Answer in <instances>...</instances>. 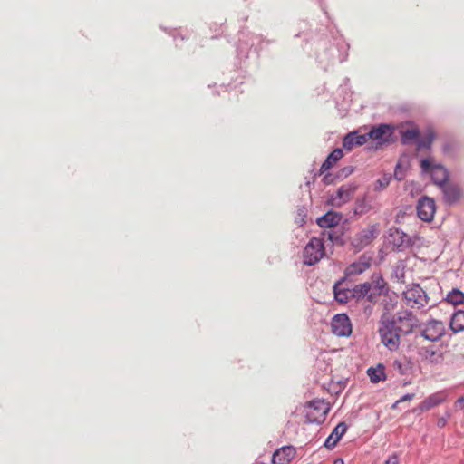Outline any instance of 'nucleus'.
<instances>
[{"instance_id":"1","label":"nucleus","mask_w":464,"mask_h":464,"mask_svg":"<svg viewBox=\"0 0 464 464\" xmlns=\"http://www.w3.org/2000/svg\"><path fill=\"white\" fill-rule=\"evenodd\" d=\"M401 327L396 325L395 319L382 320L379 334L382 343L391 351H394L400 344V332Z\"/></svg>"},{"instance_id":"2","label":"nucleus","mask_w":464,"mask_h":464,"mask_svg":"<svg viewBox=\"0 0 464 464\" xmlns=\"http://www.w3.org/2000/svg\"><path fill=\"white\" fill-rule=\"evenodd\" d=\"M420 168L423 172L430 173L435 185L442 188L449 180V172L440 164H435L432 158H426L420 160Z\"/></svg>"},{"instance_id":"3","label":"nucleus","mask_w":464,"mask_h":464,"mask_svg":"<svg viewBox=\"0 0 464 464\" xmlns=\"http://www.w3.org/2000/svg\"><path fill=\"white\" fill-rule=\"evenodd\" d=\"M325 256V248L323 240L313 237L304 246L303 251V262L306 266H314Z\"/></svg>"},{"instance_id":"4","label":"nucleus","mask_w":464,"mask_h":464,"mask_svg":"<svg viewBox=\"0 0 464 464\" xmlns=\"http://www.w3.org/2000/svg\"><path fill=\"white\" fill-rule=\"evenodd\" d=\"M385 285V283L382 277L376 282L375 288L379 290L382 289ZM381 291L379 293H375L372 291V285L369 282H365L362 284H359L352 288V295L353 299L359 301L363 298H367V300L371 303L376 302V298L380 295Z\"/></svg>"},{"instance_id":"5","label":"nucleus","mask_w":464,"mask_h":464,"mask_svg":"<svg viewBox=\"0 0 464 464\" xmlns=\"http://www.w3.org/2000/svg\"><path fill=\"white\" fill-rule=\"evenodd\" d=\"M330 410L329 404L324 400H314L306 405V418L310 423H321Z\"/></svg>"},{"instance_id":"6","label":"nucleus","mask_w":464,"mask_h":464,"mask_svg":"<svg viewBox=\"0 0 464 464\" xmlns=\"http://www.w3.org/2000/svg\"><path fill=\"white\" fill-rule=\"evenodd\" d=\"M403 297L406 305L413 309L424 307L429 301L425 291L419 285H415L404 291Z\"/></svg>"},{"instance_id":"7","label":"nucleus","mask_w":464,"mask_h":464,"mask_svg":"<svg viewBox=\"0 0 464 464\" xmlns=\"http://www.w3.org/2000/svg\"><path fill=\"white\" fill-rule=\"evenodd\" d=\"M380 234V224L375 223L368 226L358 232L353 238V246L361 250L370 245Z\"/></svg>"},{"instance_id":"8","label":"nucleus","mask_w":464,"mask_h":464,"mask_svg":"<svg viewBox=\"0 0 464 464\" xmlns=\"http://www.w3.org/2000/svg\"><path fill=\"white\" fill-rule=\"evenodd\" d=\"M371 265L372 258L366 256H362L358 260L346 266L343 272L344 276L342 278L344 280L353 279L367 271L371 267Z\"/></svg>"},{"instance_id":"9","label":"nucleus","mask_w":464,"mask_h":464,"mask_svg":"<svg viewBox=\"0 0 464 464\" xmlns=\"http://www.w3.org/2000/svg\"><path fill=\"white\" fill-rule=\"evenodd\" d=\"M355 190L356 186L353 184L343 185L329 198L328 203L334 208H340L352 199Z\"/></svg>"},{"instance_id":"10","label":"nucleus","mask_w":464,"mask_h":464,"mask_svg":"<svg viewBox=\"0 0 464 464\" xmlns=\"http://www.w3.org/2000/svg\"><path fill=\"white\" fill-rule=\"evenodd\" d=\"M444 334L445 326L443 323L438 320H430L424 325L420 335L428 341L436 342L439 341Z\"/></svg>"},{"instance_id":"11","label":"nucleus","mask_w":464,"mask_h":464,"mask_svg":"<svg viewBox=\"0 0 464 464\" xmlns=\"http://www.w3.org/2000/svg\"><path fill=\"white\" fill-rule=\"evenodd\" d=\"M436 212L435 201L429 197H422L419 199L417 204V214L418 217L425 221L430 222Z\"/></svg>"},{"instance_id":"12","label":"nucleus","mask_w":464,"mask_h":464,"mask_svg":"<svg viewBox=\"0 0 464 464\" xmlns=\"http://www.w3.org/2000/svg\"><path fill=\"white\" fill-rule=\"evenodd\" d=\"M333 333L340 337L349 336L352 334V324L344 314H336L332 320Z\"/></svg>"},{"instance_id":"13","label":"nucleus","mask_w":464,"mask_h":464,"mask_svg":"<svg viewBox=\"0 0 464 464\" xmlns=\"http://www.w3.org/2000/svg\"><path fill=\"white\" fill-rule=\"evenodd\" d=\"M393 128L388 124H381L371 130L366 135L368 139L376 140L379 144L392 141Z\"/></svg>"},{"instance_id":"14","label":"nucleus","mask_w":464,"mask_h":464,"mask_svg":"<svg viewBox=\"0 0 464 464\" xmlns=\"http://www.w3.org/2000/svg\"><path fill=\"white\" fill-rule=\"evenodd\" d=\"M448 393L446 391H440L426 397L417 407L420 411H428L432 408L442 404L447 401Z\"/></svg>"},{"instance_id":"15","label":"nucleus","mask_w":464,"mask_h":464,"mask_svg":"<svg viewBox=\"0 0 464 464\" xmlns=\"http://www.w3.org/2000/svg\"><path fill=\"white\" fill-rule=\"evenodd\" d=\"M392 237H393L394 245H396L397 247L401 250L413 246L417 241L420 239L417 235L410 237L399 229H396L394 233L392 234Z\"/></svg>"},{"instance_id":"16","label":"nucleus","mask_w":464,"mask_h":464,"mask_svg":"<svg viewBox=\"0 0 464 464\" xmlns=\"http://www.w3.org/2000/svg\"><path fill=\"white\" fill-rule=\"evenodd\" d=\"M295 449L293 446H285L277 450L272 457L273 464H289L295 456Z\"/></svg>"},{"instance_id":"17","label":"nucleus","mask_w":464,"mask_h":464,"mask_svg":"<svg viewBox=\"0 0 464 464\" xmlns=\"http://www.w3.org/2000/svg\"><path fill=\"white\" fill-rule=\"evenodd\" d=\"M346 280L341 278L334 285V294L335 300L340 304H346L353 300L352 289L343 286Z\"/></svg>"},{"instance_id":"18","label":"nucleus","mask_w":464,"mask_h":464,"mask_svg":"<svg viewBox=\"0 0 464 464\" xmlns=\"http://www.w3.org/2000/svg\"><path fill=\"white\" fill-rule=\"evenodd\" d=\"M440 188L443 191L445 200L450 204L458 202L462 197V190L456 184L447 183Z\"/></svg>"},{"instance_id":"19","label":"nucleus","mask_w":464,"mask_h":464,"mask_svg":"<svg viewBox=\"0 0 464 464\" xmlns=\"http://www.w3.org/2000/svg\"><path fill=\"white\" fill-rule=\"evenodd\" d=\"M347 426L344 422H340L328 436L324 442L325 448L332 450L334 449L343 435L346 432Z\"/></svg>"},{"instance_id":"20","label":"nucleus","mask_w":464,"mask_h":464,"mask_svg":"<svg viewBox=\"0 0 464 464\" xmlns=\"http://www.w3.org/2000/svg\"><path fill=\"white\" fill-rule=\"evenodd\" d=\"M368 140L367 135H358L357 132H351L347 134L343 140V146L347 150H351L355 146H362Z\"/></svg>"},{"instance_id":"21","label":"nucleus","mask_w":464,"mask_h":464,"mask_svg":"<svg viewBox=\"0 0 464 464\" xmlns=\"http://www.w3.org/2000/svg\"><path fill=\"white\" fill-rule=\"evenodd\" d=\"M399 323L401 324V328L404 327L403 330L405 333H408L412 330L413 327L417 324V318L413 315L411 312L404 311L398 314L397 320Z\"/></svg>"},{"instance_id":"22","label":"nucleus","mask_w":464,"mask_h":464,"mask_svg":"<svg viewBox=\"0 0 464 464\" xmlns=\"http://www.w3.org/2000/svg\"><path fill=\"white\" fill-rule=\"evenodd\" d=\"M342 219V216L336 212H327L323 217L317 219V224L321 227H333L339 224Z\"/></svg>"},{"instance_id":"23","label":"nucleus","mask_w":464,"mask_h":464,"mask_svg":"<svg viewBox=\"0 0 464 464\" xmlns=\"http://www.w3.org/2000/svg\"><path fill=\"white\" fill-rule=\"evenodd\" d=\"M343 157V152L341 149L334 150L323 162L320 172L324 173L328 169H332L335 163Z\"/></svg>"},{"instance_id":"24","label":"nucleus","mask_w":464,"mask_h":464,"mask_svg":"<svg viewBox=\"0 0 464 464\" xmlns=\"http://www.w3.org/2000/svg\"><path fill=\"white\" fill-rule=\"evenodd\" d=\"M450 326L454 333L464 331V310H458L453 314Z\"/></svg>"},{"instance_id":"25","label":"nucleus","mask_w":464,"mask_h":464,"mask_svg":"<svg viewBox=\"0 0 464 464\" xmlns=\"http://www.w3.org/2000/svg\"><path fill=\"white\" fill-rule=\"evenodd\" d=\"M367 374L372 382L377 383L381 381H384L386 378L384 366L378 364L376 367H371L367 370Z\"/></svg>"},{"instance_id":"26","label":"nucleus","mask_w":464,"mask_h":464,"mask_svg":"<svg viewBox=\"0 0 464 464\" xmlns=\"http://www.w3.org/2000/svg\"><path fill=\"white\" fill-rule=\"evenodd\" d=\"M446 300L454 305L462 304H464V293L455 288L447 295Z\"/></svg>"},{"instance_id":"27","label":"nucleus","mask_w":464,"mask_h":464,"mask_svg":"<svg viewBox=\"0 0 464 464\" xmlns=\"http://www.w3.org/2000/svg\"><path fill=\"white\" fill-rule=\"evenodd\" d=\"M436 138V134L433 130H429L424 137L418 141V150L428 149L430 150L434 140Z\"/></svg>"},{"instance_id":"28","label":"nucleus","mask_w":464,"mask_h":464,"mask_svg":"<svg viewBox=\"0 0 464 464\" xmlns=\"http://www.w3.org/2000/svg\"><path fill=\"white\" fill-rule=\"evenodd\" d=\"M419 136L420 131L416 128L403 130L401 131V142L406 144L411 140H416Z\"/></svg>"},{"instance_id":"29","label":"nucleus","mask_w":464,"mask_h":464,"mask_svg":"<svg viewBox=\"0 0 464 464\" xmlns=\"http://www.w3.org/2000/svg\"><path fill=\"white\" fill-rule=\"evenodd\" d=\"M391 179H392L391 176H388V175H384L383 177L379 179L376 181L375 190H382L383 188L388 187V185L391 182Z\"/></svg>"},{"instance_id":"30","label":"nucleus","mask_w":464,"mask_h":464,"mask_svg":"<svg viewBox=\"0 0 464 464\" xmlns=\"http://www.w3.org/2000/svg\"><path fill=\"white\" fill-rule=\"evenodd\" d=\"M414 393H407L404 396H402L401 399L397 400L395 403L392 405V409H395L399 403L405 401H411L414 398Z\"/></svg>"},{"instance_id":"31","label":"nucleus","mask_w":464,"mask_h":464,"mask_svg":"<svg viewBox=\"0 0 464 464\" xmlns=\"http://www.w3.org/2000/svg\"><path fill=\"white\" fill-rule=\"evenodd\" d=\"M384 464H399V456L397 453H393L389 459L385 461Z\"/></svg>"},{"instance_id":"32","label":"nucleus","mask_w":464,"mask_h":464,"mask_svg":"<svg viewBox=\"0 0 464 464\" xmlns=\"http://www.w3.org/2000/svg\"><path fill=\"white\" fill-rule=\"evenodd\" d=\"M450 418V414H448L446 417H440L438 419L437 426L440 428H443L446 426L448 422V419Z\"/></svg>"},{"instance_id":"33","label":"nucleus","mask_w":464,"mask_h":464,"mask_svg":"<svg viewBox=\"0 0 464 464\" xmlns=\"http://www.w3.org/2000/svg\"><path fill=\"white\" fill-rule=\"evenodd\" d=\"M369 209H370V207L358 204V206L356 208V212L360 213V214H363V213L367 212Z\"/></svg>"},{"instance_id":"34","label":"nucleus","mask_w":464,"mask_h":464,"mask_svg":"<svg viewBox=\"0 0 464 464\" xmlns=\"http://www.w3.org/2000/svg\"><path fill=\"white\" fill-rule=\"evenodd\" d=\"M459 405L461 408H464V397H460L456 401V406Z\"/></svg>"},{"instance_id":"35","label":"nucleus","mask_w":464,"mask_h":464,"mask_svg":"<svg viewBox=\"0 0 464 464\" xmlns=\"http://www.w3.org/2000/svg\"><path fill=\"white\" fill-rule=\"evenodd\" d=\"M434 354H435L434 351L426 350L425 357L426 358H431Z\"/></svg>"},{"instance_id":"36","label":"nucleus","mask_w":464,"mask_h":464,"mask_svg":"<svg viewBox=\"0 0 464 464\" xmlns=\"http://www.w3.org/2000/svg\"><path fill=\"white\" fill-rule=\"evenodd\" d=\"M343 172H344L345 175L351 174L353 172V169L352 168H345V169H343Z\"/></svg>"},{"instance_id":"37","label":"nucleus","mask_w":464,"mask_h":464,"mask_svg":"<svg viewBox=\"0 0 464 464\" xmlns=\"http://www.w3.org/2000/svg\"><path fill=\"white\" fill-rule=\"evenodd\" d=\"M324 183H326V184H329V183L331 182V179H329L328 175L324 176Z\"/></svg>"},{"instance_id":"38","label":"nucleus","mask_w":464,"mask_h":464,"mask_svg":"<svg viewBox=\"0 0 464 464\" xmlns=\"http://www.w3.org/2000/svg\"><path fill=\"white\" fill-rule=\"evenodd\" d=\"M334 464H343V461L342 459H336Z\"/></svg>"},{"instance_id":"39","label":"nucleus","mask_w":464,"mask_h":464,"mask_svg":"<svg viewBox=\"0 0 464 464\" xmlns=\"http://www.w3.org/2000/svg\"><path fill=\"white\" fill-rule=\"evenodd\" d=\"M328 237H329V239H330L331 241L333 240V237H332V235H331V234H329V235H328Z\"/></svg>"}]
</instances>
